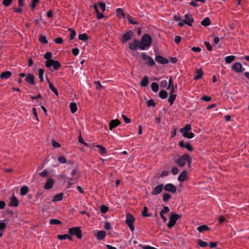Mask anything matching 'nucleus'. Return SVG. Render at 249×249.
<instances>
[{
  "label": "nucleus",
  "mask_w": 249,
  "mask_h": 249,
  "mask_svg": "<svg viewBox=\"0 0 249 249\" xmlns=\"http://www.w3.org/2000/svg\"><path fill=\"white\" fill-rule=\"evenodd\" d=\"M184 147L190 151H192L193 150V148L191 145L189 143H186L185 145L184 146Z\"/></svg>",
  "instance_id": "63"
},
{
  "label": "nucleus",
  "mask_w": 249,
  "mask_h": 249,
  "mask_svg": "<svg viewBox=\"0 0 249 249\" xmlns=\"http://www.w3.org/2000/svg\"><path fill=\"white\" fill-rule=\"evenodd\" d=\"M204 44L208 51H211L212 50V47L209 42H205Z\"/></svg>",
  "instance_id": "60"
},
{
  "label": "nucleus",
  "mask_w": 249,
  "mask_h": 249,
  "mask_svg": "<svg viewBox=\"0 0 249 249\" xmlns=\"http://www.w3.org/2000/svg\"><path fill=\"white\" fill-rule=\"evenodd\" d=\"M52 53L50 52H47L44 55V58L47 60H52Z\"/></svg>",
  "instance_id": "46"
},
{
  "label": "nucleus",
  "mask_w": 249,
  "mask_h": 249,
  "mask_svg": "<svg viewBox=\"0 0 249 249\" xmlns=\"http://www.w3.org/2000/svg\"><path fill=\"white\" fill-rule=\"evenodd\" d=\"M148 208L147 207L144 206L142 211V215L144 217L150 216L151 214H147Z\"/></svg>",
  "instance_id": "42"
},
{
  "label": "nucleus",
  "mask_w": 249,
  "mask_h": 249,
  "mask_svg": "<svg viewBox=\"0 0 249 249\" xmlns=\"http://www.w3.org/2000/svg\"><path fill=\"white\" fill-rule=\"evenodd\" d=\"M201 99L204 101L209 102L211 100V98L209 96L205 95L201 98Z\"/></svg>",
  "instance_id": "62"
},
{
  "label": "nucleus",
  "mask_w": 249,
  "mask_h": 249,
  "mask_svg": "<svg viewBox=\"0 0 249 249\" xmlns=\"http://www.w3.org/2000/svg\"><path fill=\"white\" fill-rule=\"evenodd\" d=\"M72 53L74 56H77L79 53V50L78 48H74L72 50Z\"/></svg>",
  "instance_id": "58"
},
{
  "label": "nucleus",
  "mask_w": 249,
  "mask_h": 249,
  "mask_svg": "<svg viewBox=\"0 0 249 249\" xmlns=\"http://www.w3.org/2000/svg\"><path fill=\"white\" fill-rule=\"evenodd\" d=\"M155 59L158 63L162 64H166L169 62V61L167 59L165 58L160 55L156 56Z\"/></svg>",
  "instance_id": "15"
},
{
  "label": "nucleus",
  "mask_w": 249,
  "mask_h": 249,
  "mask_svg": "<svg viewBox=\"0 0 249 249\" xmlns=\"http://www.w3.org/2000/svg\"><path fill=\"white\" fill-rule=\"evenodd\" d=\"M164 190L166 191L170 192L175 193L177 191L176 186L172 183H168L164 187Z\"/></svg>",
  "instance_id": "12"
},
{
  "label": "nucleus",
  "mask_w": 249,
  "mask_h": 249,
  "mask_svg": "<svg viewBox=\"0 0 249 249\" xmlns=\"http://www.w3.org/2000/svg\"><path fill=\"white\" fill-rule=\"evenodd\" d=\"M55 43L62 44L63 42V38L61 37H57L54 40Z\"/></svg>",
  "instance_id": "51"
},
{
  "label": "nucleus",
  "mask_w": 249,
  "mask_h": 249,
  "mask_svg": "<svg viewBox=\"0 0 249 249\" xmlns=\"http://www.w3.org/2000/svg\"><path fill=\"white\" fill-rule=\"evenodd\" d=\"M6 227V224L3 220L0 221V231H3L4 229H5Z\"/></svg>",
  "instance_id": "45"
},
{
  "label": "nucleus",
  "mask_w": 249,
  "mask_h": 249,
  "mask_svg": "<svg viewBox=\"0 0 249 249\" xmlns=\"http://www.w3.org/2000/svg\"><path fill=\"white\" fill-rule=\"evenodd\" d=\"M180 218V216L177 214H171L169 218V221L167 224L168 228H172L176 224V221Z\"/></svg>",
  "instance_id": "5"
},
{
  "label": "nucleus",
  "mask_w": 249,
  "mask_h": 249,
  "mask_svg": "<svg viewBox=\"0 0 249 249\" xmlns=\"http://www.w3.org/2000/svg\"><path fill=\"white\" fill-rule=\"evenodd\" d=\"M104 228L106 230H109L111 229V225L109 222H106L104 225Z\"/></svg>",
  "instance_id": "64"
},
{
  "label": "nucleus",
  "mask_w": 249,
  "mask_h": 249,
  "mask_svg": "<svg viewBox=\"0 0 249 249\" xmlns=\"http://www.w3.org/2000/svg\"><path fill=\"white\" fill-rule=\"evenodd\" d=\"M168 93L164 90H160L159 92V96L161 99H164L167 97Z\"/></svg>",
  "instance_id": "32"
},
{
  "label": "nucleus",
  "mask_w": 249,
  "mask_h": 249,
  "mask_svg": "<svg viewBox=\"0 0 249 249\" xmlns=\"http://www.w3.org/2000/svg\"><path fill=\"white\" fill-rule=\"evenodd\" d=\"M63 197V194L62 193L56 195L54 196L53 201H60L62 200Z\"/></svg>",
  "instance_id": "26"
},
{
  "label": "nucleus",
  "mask_w": 249,
  "mask_h": 249,
  "mask_svg": "<svg viewBox=\"0 0 249 249\" xmlns=\"http://www.w3.org/2000/svg\"><path fill=\"white\" fill-rule=\"evenodd\" d=\"M70 31H71V33L70 34V39L72 40L74 38V36L76 35V33L74 30H72V29H71Z\"/></svg>",
  "instance_id": "49"
},
{
  "label": "nucleus",
  "mask_w": 249,
  "mask_h": 249,
  "mask_svg": "<svg viewBox=\"0 0 249 249\" xmlns=\"http://www.w3.org/2000/svg\"><path fill=\"white\" fill-rule=\"evenodd\" d=\"M209 229V227L205 225L200 226L197 228V230L199 232H201L203 231L208 230Z\"/></svg>",
  "instance_id": "35"
},
{
  "label": "nucleus",
  "mask_w": 249,
  "mask_h": 249,
  "mask_svg": "<svg viewBox=\"0 0 249 249\" xmlns=\"http://www.w3.org/2000/svg\"><path fill=\"white\" fill-rule=\"evenodd\" d=\"M54 183V181L52 178H49L47 179L45 184L44 185V188L46 190H49L51 189Z\"/></svg>",
  "instance_id": "13"
},
{
  "label": "nucleus",
  "mask_w": 249,
  "mask_h": 249,
  "mask_svg": "<svg viewBox=\"0 0 249 249\" xmlns=\"http://www.w3.org/2000/svg\"><path fill=\"white\" fill-rule=\"evenodd\" d=\"M25 81L27 83L31 85L35 84V78L33 74H28L25 78Z\"/></svg>",
  "instance_id": "16"
},
{
  "label": "nucleus",
  "mask_w": 249,
  "mask_h": 249,
  "mask_svg": "<svg viewBox=\"0 0 249 249\" xmlns=\"http://www.w3.org/2000/svg\"><path fill=\"white\" fill-rule=\"evenodd\" d=\"M108 210V207L105 205L101 207L100 211L102 213H106Z\"/></svg>",
  "instance_id": "53"
},
{
  "label": "nucleus",
  "mask_w": 249,
  "mask_h": 249,
  "mask_svg": "<svg viewBox=\"0 0 249 249\" xmlns=\"http://www.w3.org/2000/svg\"><path fill=\"white\" fill-rule=\"evenodd\" d=\"M169 212V209L167 206L163 207L162 210H161L160 213H165Z\"/></svg>",
  "instance_id": "59"
},
{
  "label": "nucleus",
  "mask_w": 249,
  "mask_h": 249,
  "mask_svg": "<svg viewBox=\"0 0 249 249\" xmlns=\"http://www.w3.org/2000/svg\"><path fill=\"white\" fill-rule=\"evenodd\" d=\"M138 45H139V41L135 39L133 43L129 44V48L132 51H135L138 47Z\"/></svg>",
  "instance_id": "18"
},
{
  "label": "nucleus",
  "mask_w": 249,
  "mask_h": 249,
  "mask_svg": "<svg viewBox=\"0 0 249 249\" xmlns=\"http://www.w3.org/2000/svg\"><path fill=\"white\" fill-rule=\"evenodd\" d=\"M18 205V201L16 198V197L14 196H11L10 199V202L9 205L10 206L17 207Z\"/></svg>",
  "instance_id": "19"
},
{
  "label": "nucleus",
  "mask_w": 249,
  "mask_h": 249,
  "mask_svg": "<svg viewBox=\"0 0 249 249\" xmlns=\"http://www.w3.org/2000/svg\"><path fill=\"white\" fill-rule=\"evenodd\" d=\"M48 84H49V87L50 89L55 93L56 95H58V92L57 90L54 88L53 85L48 80V79L47 78Z\"/></svg>",
  "instance_id": "23"
},
{
  "label": "nucleus",
  "mask_w": 249,
  "mask_h": 249,
  "mask_svg": "<svg viewBox=\"0 0 249 249\" xmlns=\"http://www.w3.org/2000/svg\"><path fill=\"white\" fill-rule=\"evenodd\" d=\"M171 87H173V80L171 77H170L168 80L167 89H169Z\"/></svg>",
  "instance_id": "48"
},
{
  "label": "nucleus",
  "mask_w": 249,
  "mask_h": 249,
  "mask_svg": "<svg viewBox=\"0 0 249 249\" xmlns=\"http://www.w3.org/2000/svg\"><path fill=\"white\" fill-rule=\"evenodd\" d=\"M39 41L42 43L47 44L48 43L47 39L45 36L43 35H40L39 36Z\"/></svg>",
  "instance_id": "44"
},
{
  "label": "nucleus",
  "mask_w": 249,
  "mask_h": 249,
  "mask_svg": "<svg viewBox=\"0 0 249 249\" xmlns=\"http://www.w3.org/2000/svg\"><path fill=\"white\" fill-rule=\"evenodd\" d=\"M197 243L200 247L204 248L207 246L208 244L206 242L203 241L201 239L197 240Z\"/></svg>",
  "instance_id": "41"
},
{
  "label": "nucleus",
  "mask_w": 249,
  "mask_h": 249,
  "mask_svg": "<svg viewBox=\"0 0 249 249\" xmlns=\"http://www.w3.org/2000/svg\"><path fill=\"white\" fill-rule=\"evenodd\" d=\"M177 95L175 94L170 93L168 101L171 105H172L176 99Z\"/></svg>",
  "instance_id": "25"
},
{
  "label": "nucleus",
  "mask_w": 249,
  "mask_h": 249,
  "mask_svg": "<svg viewBox=\"0 0 249 249\" xmlns=\"http://www.w3.org/2000/svg\"><path fill=\"white\" fill-rule=\"evenodd\" d=\"M106 235V232L103 231H97L96 237L99 240L103 239Z\"/></svg>",
  "instance_id": "20"
},
{
  "label": "nucleus",
  "mask_w": 249,
  "mask_h": 249,
  "mask_svg": "<svg viewBox=\"0 0 249 249\" xmlns=\"http://www.w3.org/2000/svg\"><path fill=\"white\" fill-rule=\"evenodd\" d=\"M28 192H29L28 187L26 186H24L20 188V194L21 196H24L26 195L28 193Z\"/></svg>",
  "instance_id": "27"
},
{
  "label": "nucleus",
  "mask_w": 249,
  "mask_h": 249,
  "mask_svg": "<svg viewBox=\"0 0 249 249\" xmlns=\"http://www.w3.org/2000/svg\"><path fill=\"white\" fill-rule=\"evenodd\" d=\"M151 89L153 92H157L159 90V85L156 82H153L151 86Z\"/></svg>",
  "instance_id": "36"
},
{
  "label": "nucleus",
  "mask_w": 249,
  "mask_h": 249,
  "mask_svg": "<svg viewBox=\"0 0 249 249\" xmlns=\"http://www.w3.org/2000/svg\"><path fill=\"white\" fill-rule=\"evenodd\" d=\"M70 107L72 113H74L77 110V105L74 102H72L70 104Z\"/></svg>",
  "instance_id": "30"
},
{
  "label": "nucleus",
  "mask_w": 249,
  "mask_h": 249,
  "mask_svg": "<svg viewBox=\"0 0 249 249\" xmlns=\"http://www.w3.org/2000/svg\"><path fill=\"white\" fill-rule=\"evenodd\" d=\"M171 197V196L168 193H165L163 195V201L164 202L167 201Z\"/></svg>",
  "instance_id": "43"
},
{
  "label": "nucleus",
  "mask_w": 249,
  "mask_h": 249,
  "mask_svg": "<svg viewBox=\"0 0 249 249\" xmlns=\"http://www.w3.org/2000/svg\"><path fill=\"white\" fill-rule=\"evenodd\" d=\"M149 82L148 78L147 76H144L141 81V86L145 87L148 85Z\"/></svg>",
  "instance_id": "24"
},
{
  "label": "nucleus",
  "mask_w": 249,
  "mask_h": 249,
  "mask_svg": "<svg viewBox=\"0 0 249 249\" xmlns=\"http://www.w3.org/2000/svg\"><path fill=\"white\" fill-rule=\"evenodd\" d=\"M120 124V122L117 119L112 120L109 124L110 130H111L113 128L119 125Z\"/></svg>",
  "instance_id": "17"
},
{
  "label": "nucleus",
  "mask_w": 249,
  "mask_h": 249,
  "mask_svg": "<svg viewBox=\"0 0 249 249\" xmlns=\"http://www.w3.org/2000/svg\"><path fill=\"white\" fill-rule=\"evenodd\" d=\"M52 145L54 148H58L60 147V143L55 142L54 140L52 141Z\"/></svg>",
  "instance_id": "56"
},
{
  "label": "nucleus",
  "mask_w": 249,
  "mask_h": 249,
  "mask_svg": "<svg viewBox=\"0 0 249 249\" xmlns=\"http://www.w3.org/2000/svg\"><path fill=\"white\" fill-rule=\"evenodd\" d=\"M235 57L233 55L227 56L225 58V61L226 63H231V62L234 60Z\"/></svg>",
  "instance_id": "33"
},
{
  "label": "nucleus",
  "mask_w": 249,
  "mask_h": 249,
  "mask_svg": "<svg viewBox=\"0 0 249 249\" xmlns=\"http://www.w3.org/2000/svg\"><path fill=\"white\" fill-rule=\"evenodd\" d=\"M160 86L162 88L167 87V81L166 80H163L160 82Z\"/></svg>",
  "instance_id": "47"
},
{
  "label": "nucleus",
  "mask_w": 249,
  "mask_h": 249,
  "mask_svg": "<svg viewBox=\"0 0 249 249\" xmlns=\"http://www.w3.org/2000/svg\"><path fill=\"white\" fill-rule=\"evenodd\" d=\"M151 37L148 34H145L142 36L141 41H139L138 47L142 50H147L151 43Z\"/></svg>",
  "instance_id": "1"
},
{
  "label": "nucleus",
  "mask_w": 249,
  "mask_h": 249,
  "mask_svg": "<svg viewBox=\"0 0 249 249\" xmlns=\"http://www.w3.org/2000/svg\"><path fill=\"white\" fill-rule=\"evenodd\" d=\"M99 5L101 9L103 12H104L106 10V4L104 2H100L99 3Z\"/></svg>",
  "instance_id": "52"
},
{
  "label": "nucleus",
  "mask_w": 249,
  "mask_h": 249,
  "mask_svg": "<svg viewBox=\"0 0 249 249\" xmlns=\"http://www.w3.org/2000/svg\"><path fill=\"white\" fill-rule=\"evenodd\" d=\"M116 14L117 17L120 18H124V14L122 8H119L117 9Z\"/></svg>",
  "instance_id": "28"
},
{
  "label": "nucleus",
  "mask_w": 249,
  "mask_h": 249,
  "mask_svg": "<svg viewBox=\"0 0 249 249\" xmlns=\"http://www.w3.org/2000/svg\"><path fill=\"white\" fill-rule=\"evenodd\" d=\"M187 162L190 164L191 158L188 154H184L176 160V162L181 167L183 166Z\"/></svg>",
  "instance_id": "3"
},
{
  "label": "nucleus",
  "mask_w": 249,
  "mask_h": 249,
  "mask_svg": "<svg viewBox=\"0 0 249 249\" xmlns=\"http://www.w3.org/2000/svg\"><path fill=\"white\" fill-rule=\"evenodd\" d=\"M187 176V171L184 170L182 171L178 177V180L179 181H184L186 178Z\"/></svg>",
  "instance_id": "21"
},
{
  "label": "nucleus",
  "mask_w": 249,
  "mask_h": 249,
  "mask_svg": "<svg viewBox=\"0 0 249 249\" xmlns=\"http://www.w3.org/2000/svg\"><path fill=\"white\" fill-rule=\"evenodd\" d=\"M147 106L149 107H154L155 103L152 99H150L147 102Z\"/></svg>",
  "instance_id": "54"
},
{
  "label": "nucleus",
  "mask_w": 249,
  "mask_h": 249,
  "mask_svg": "<svg viewBox=\"0 0 249 249\" xmlns=\"http://www.w3.org/2000/svg\"><path fill=\"white\" fill-rule=\"evenodd\" d=\"M96 146L99 148V152L100 154H101L102 155H104V154L106 153V152L107 151V150H106V148H105V147H104L100 145H97Z\"/></svg>",
  "instance_id": "39"
},
{
  "label": "nucleus",
  "mask_w": 249,
  "mask_h": 249,
  "mask_svg": "<svg viewBox=\"0 0 249 249\" xmlns=\"http://www.w3.org/2000/svg\"><path fill=\"white\" fill-rule=\"evenodd\" d=\"M123 119H124V122L126 124H129L131 122V120L129 118H128L125 115H122Z\"/></svg>",
  "instance_id": "57"
},
{
  "label": "nucleus",
  "mask_w": 249,
  "mask_h": 249,
  "mask_svg": "<svg viewBox=\"0 0 249 249\" xmlns=\"http://www.w3.org/2000/svg\"><path fill=\"white\" fill-rule=\"evenodd\" d=\"M232 69L236 72L240 73L242 72L245 69L243 68L240 63H235L232 66Z\"/></svg>",
  "instance_id": "11"
},
{
  "label": "nucleus",
  "mask_w": 249,
  "mask_h": 249,
  "mask_svg": "<svg viewBox=\"0 0 249 249\" xmlns=\"http://www.w3.org/2000/svg\"><path fill=\"white\" fill-rule=\"evenodd\" d=\"M13 0H3L2 4L5 6H9L12 3Z\"/></svg>",
  "instance_id": "50"
},
{
  "label": "nucleus",
  "mask_w": 249,
  "mask_h": 249,
  "mask_svg": "<svg viewBox=\"0 0 249 249\" xmlns=\"http://www.w3.org/2000/svg\"><path fill=\"white\" fill-rule=\"evenodd\" d=\"M50 224L51 225H60L61 224V222L56 219H51L50 220Z\"/></svg>",
  "instance_id": "38"
},
{
  "label": "nucleus",
  "mask_w": 249,
  "mask_h": 249,
  "mask_svg": "<svg viewBox=\"0 0 249 249\" xmlns=\"http://www.w3.org/2000/svg\"><path fill=\"white\" fill-rule=\"evenodd\" d=\"M202 25L204 26H207L211 24V21L209 18L207 17L201 21Z\"/></svg>",
  "instance_id": "31"
},
{
  "label": "nucleus",
  "mask_w": 249,
  "mask_h": 249,
  "mask_svg": "<svg viewBox=\"0 0 249 249\" xmlns=\"http://www.w3.org/2000/svg\"><path fill=\"white\" fill-rule=\"evenodd\" d=\"M48 172L46 170H44L43 171L39 173L40 177H45L47 175Z\"/></svg>",
  "instance_id": "61"
},
{
  "label": "nucleus",
  "mask_w": 249,
  "mask_h": 249,
  "mask_svg": "<svg viewBox=\"0 0 249 249\" xmlns=\"http://www.w3.org/2000/svg\"><path fill=\"white\" fill-rule=\"evenodd\" d=\"M58 160L61 163H65L66 162V159L64 156L59 157L58 158Z\"/></svg>",
  "instance_id": "55"
},
{
  "label": "nucleus",
  "mask_w": 249,
  "mask_h": 249,
  "mask_svg": "<svg viewBox=\"0 0 249 249\" xmlns=\"http://www.w3.org/2000/svg\"><path fill=\"white\" fill-rule=\"evenodd\" d=\"M44 70L42 69L38 70V76L41 82L43 81Z\"/></svg>",
  "instance_id": "40"
},
{
  "label": "nucleus",
  "mask_w": 249,
  "mask_h": 249,
  "mask_svg": "<svg viewBox=\"0 0 249 249\" xmlns=\"http://www.w3.org/2000/svg\"><path fill=\"white\" fill-rule=\"evenodd\" d=\"M69 232L71 235H75L78 239L82 238L81 231L79 227H74L69 229Z\"/></svg>",
  "instance_id": "8"
},
{
  "label": "nucleus",
  "mask_w": 249,
  "mask_h": 249,
  "mask_svg": "<svg viewBox=\"0 0 249 249\" xmlns=\"http://www.w3.org/2000/svg\"><path fill=\"white\" fill-rule=\"evenodd\" d=\"M184 18L185 23L188 25L189 26H192L193 22H194V20L192 15L190 14H187L185 15Z\"/></svg>",
  "instance_id": "10"
},
{
  "label": "nucleus",
  "mask_w": 249,
  "mask_h": 249,
  "mask_svg": "<svg viewBox=\"0 0 249 249\" xmlns=\"http://www.w3.org/2000/svg\"><path fill=\"white\" fill-rule=\"evenodd\" d=\"M11 75V72L9 71H5L3 72L0 75V78L2 79H7Z\"/></svg>",
  "instance_id": "22"
},
{
  "label": "nucleus",
  "mask_w": 249,
  "mask_h": 249,
  "mask_svg": "<svg viewBox=\"0 0 249 249\" xmlns=\"http://www.w3.org/2000/svg\"><path fill=\"white\" fill-rule=\"evenodd\" d=\"M134 34L132 31L129 30L124 33L122 37V42L123 43H126L127 41L131 39Z\"/></svg>",
  "instance_id": "9"
},
{
  "label": "nucleus",
  "mask_w": 249,
  "mask_h": 249,
  "mask_svg": "<svg viewBox=\"0 0 249 249\" xmlns=\"http://www.w3.org/2000/svg\"><path fill=\"white\" fill-rule=\"evenodd\" d=\"M134 222V217L130 214H126L125 222L131 231H134V227L133 226Z\"/></svg>",
  "instance_id": "6"
},
{
  "label": "nucleus",
  "mask_w": 249,
  "mask_h": 249,
  "mask_svg": "<svg viewBox=\"0 0 249 249\" xmlns=\"http://www.w3.org/2000/svg\"><path fill=\"white\" fill-rule=\"evenodd\" d=\"M163 188V184H160L156 186L153 189V190H152V191L151 192V194L154 196L158 195L161 192Z\"/></svg>",
  "instance_id": "14"
},
{
  "label": "nucleus",
  "mask_w": 249,
  "mask_h": 249,
  "mask_svg": "<svg viewBox=\"0 0 249 249\" xmlns=\"http://www.w3.org/2000/svg\"><path fill=\"white\" fill-rule=\"evenodd\" d=\"M78 39L85 41L88 39V36L85 33L80 34L78 36Z\"/></svg>",
  "instance_id": "37"
},
{
  "label": "nucleus",
  "mask_w": 249,
  "mask_h": 249,
  "mask_svg": "<svg viewBox=\"0 0 249 249\" xmlns=\"http://www.w3.org/2000/svg\"><path fill=\"white\" fill-rule=\"evenodd\" d=\"M45 66L47 68H51L52 66L53 67V70H57L61 66L60 64L58 61H55L53 59L47 60L45 63Z\"/></svg>",
  "instance_id": "4"
},
{
  "label": "nucleus",
  "mask_w": 249,
  "mask_h": 249,
  "mask_svg": "<svg viewBox=\"0 0 249 249\" xmlns=\"http://www.w3.org/2000/svg\"><path fill=\"white\" fill-rule=\"evenodd\" d=\"M57 237L59 240H63L66 239H69L70 240H72L71 236L68 234L58 235Z\"/></svg>",
  "instance_id": "34"
},
{
  "label": "nucleus",
  "mask_w": 249,
  "mask_h": 249,
  "mask_svg": "<svg viewBox=\"0 0 249 249\" xmlns=\"http://www.w3.org/2000/svg\"><path fill=\"white\" fill-rule=\"evenodd\" d=\"M192 129L190 124L186 125L184 127L180 129V132L184 137L188 139H192L194 137V134L190 132Z\"/></svg>",
  "instance_id": "2"
},
{
  "label": "nucleus",
  "mask_w": 249,
  "mask_h": 249,
  "mask_svg": "<svg viewBox=\"0 0 249 249\" xmlns=\"http://www.w3.org/2000/svg\"><path fill=\"white\" fill-rule=\"evenodd\" d=\"M203 74V72L202 69H199L196 70V75L194 77L195 79H199L201 78Z\"/></svg>",
  "instance_id": "29"
},
{
  "label": "nucleus",
  "mask_w": 249,
  "mask_h": 249,
  "mask_svg": "<svg viewBox=\"0 0 249 249\" xmlns=\"http://www.w3.org/2000/svg\"><path fill=\"white\" fill-rule=\"evenodd\" d=\"M141 56L142 59L145 61V63L149 66H152L155 64L154 59L150 56L147 55L146 53H142Z\"/></svg>",
  "instance_id": "7"
}]
</instances>
